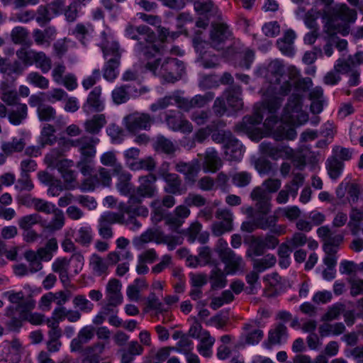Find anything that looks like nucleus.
<instances>
[{
	"label": "nucleus",
	"instance_id": "obj_1",
	"mask_svg": "<svg viewBox=\"0 0 363 363\" xmlns=\"http://www.w3.org/2000/svg\"><path fill=\"white\" fill-rule=\"evenodd\" d=\"M125 32L128 38L138 42L137 49L147 60H150L160 52L159 48L155 44L156 34L148 26L145 25L134 26L128 24Z\"/></svg>",
	"mask_w": 363,
	"mask_h": 363
},
{
	"label": "nucleus",
	"instance_id": "obj_2",
	"mask_svg": "<svg viewBox=\"0 0 363 363\" xmlns=\"http://www.w3.org/2000/svg\"><path fill=\"white\" fill-rule=\"evenodd\" d=\"M288 80H284L279 86H271L267 90V99L264 104L269 112H275L281 106L284 99L289 95L292 89L291 81L295 82L300 78V71L294 65L287 67Z\"/></svg>",
	"mask_w": 363,
	"mask_h": 363
},
{
	"label": "nucleus",
	"instance_id": "obj_3",
	"mask_svg": "<svg viewBox=\"0 0 363 363\" xmlns=\"http://www.w3.org/2000/svg\"><path fill=\"white\" fill-rule=\"evenodd\" d=\"M145 68L167 82L179 79L184 72L183 62L175 58H166L163 62L160 59L148 61Z\"/></svg>",
	"mask_w": 363,
	"mask_h": 363
},
{
	"label": "nucleus",
	"instance_id": "obj_4",
	"mask_svg": "<svg viewBox=\"0 0 363 363\" xmlns=\"http://www.w3.org/2000/svg\"><path fill=\"white\" fill-rule=\"evenodd\" d=\"M317 235L323 243L325 253L324 264L329 268H335L337 264L336 254L344 242V235L335 234L328 225H323L317 229Z\"/></svg>",
	"mask_w": 363,
	"mask_h": 363
},
{
	"label": "nucleus",
	"instance_id": "obj_5",
	"mask_svg": "<svg viewBox=\"0 0 363 363\" xmlns=\"http://www.w3.org/2000/svg\"><path fill=\"white\" fill-rule=\"evenodd\" d=\"M357 11L350 9L346 4H341L336 7L335 16L337 19L328 23L325 30L329 35L340 33L347 35L350 33V23H354L357 19Z\"/></svg>",
	"mask_w": 363,
	"mask_h": 363
},
{
	"label": "nucleus",
	"instance_id": "obj_6",
	"mask_svg": "<svg viewBox=\"0 0 363 363\" xmlns=\"http://www.w3.org/2000/svg\"><path fill=\"white\" fill-rule=\"evenodd\" d=\"M8 301L16 307L14 311L19 313L34 310L36 306V301L34 299L33 292L29 290L28 293L23 291L10 290L4 293Z\"/></svg>",
	"mask_w": 363,
	"mask_h": 363
},
{
	"label": "nucleus",
	"instance_id": "obj_7",
	"mask_svg": "<svg viewBox=\"0 0 363 363\" xmlns=\"http://www.w3.org/2000/svg\"><path fill=\"white\" fill-rule=\"evenodd\" d=\"M98 232L102 239L108 240L113 237L111 227L115 223H125V216L123 213L106 211L101 214L98 220Z\"/></svg>",
	"mask_w": 363,
	"mask_h": 363
},
{
	"label": "nucleus",
	"instance_id": "obj_8",
	"mask_svg": "<svg viewBox=\"0 0 363 363\" xmlns=\"http://www.w3.org/2000/svg\"><path fill=\"white\" fill-rule=\"evenodd\" d=\"M99 140L96 138L83 136L77 140H65L60 143L64 149L71 147H78L81 154L85 157H94L96 153V145Z\"/></svg>",
	"mask_w": 363,
	"mask_h": 363
},
{
	"label": "nucleus",
	"instance_id": "obj_9",
	"mask_svg": "<svg viewBox=\"0 0 363 363\" xmlns=\"http://www.w3.org/2000/svg\"><path fill=\"white\" fill-rule=\"evenodd\" d=\"M125 128L130 133H137L141 130H149L154 118L146 113L134 112L124 118Z\"/></svg>",
	"mask_w": 363,
	"mask_h": 363
},
{
	"label": "nucleus",
	"instance_id": "obj_10",
	"mask_svg": "<svg viewBox=\"0 0 363 363\" xmlns=\"http://www.w3.org/2000/svg\"><path fill=\"white\" fill-rule=\"evenodd\" d=\"M264 124L265 127L269 130L273 129L274 125L277 124L276 129L272 133L273 138L277 141L294 140L296 137V131L293 127L278 121L275 116L267 118Z\"/></svg>",
	"mask_w": 363,
	"mask_h": 363
},
{
	"label": "nucleus",
	"instance_id": "obj_11",
	"mask_svg": "<svg viewBox=\"0 0 363 363\" xmlns=\"http://www.w3.org/2000/svg\"><path fill=\"white\" fill-rule=\"evenodd\" d=\"M231 36V32L227 24L217 23L213 25V30L211 32L210 44L204 42L203 44L217 50L224 48L225 41Z\"/></svg>",
	"mask_w": 363,
	"mask_h": 363
},
{
	"label": "nucleus",
	"instance_id": "obj_12",
	"mask_svg": "<svg viewBox=\"0 0 363 363\" xmlns=\"http://www.w3.org/2000/svg\"><path fill=\"white\" fill-rule=\"evenodd\" d=\"M218 221L214 222L211 226L213 235L220 236L233 230V213L228 209H218L216 212Z\"/></svg>",
	"mask_w": 363,
	"mask_h": 363
},
{
	"label": "nucleus",
	"instance_id": "obj_13",
	"mask_svg": "<svg viewBox=\"0 0 363 363\" xmlns=\"http://www.w3.org/2000/svg\"><path fill=\"white\" fill-rule=\"evenodd\" d=\"M218 256L225 264V272L227 274H234L240 270L244 262L241 257L237 255L231 249L220 250Z\"/></svg>",
	"mask_w": 363,
	"mask_h": 363
},
{
	"label": "nucleus",
	"instance_id": "obj_14",
	"mask_svg": "<svg viewBox=\"0 0 363 363\" xmlns=\"http://www.w3.org/2000/svg\"><path fill=\"white\" fill-rule=\"evenodd\" d=\"M143 200L138 198L133 193L130 194L128 203H121L118 205L120 212L118 213H125L137 216L146 217L148 215V209L142 205Z\"/></svg>",
	"mask_w": 363,
	"mask_h": 363
},
{
	"label": "nucleus",
	"instance_id": "obj_15",
	"mask_svg": "<svg viewBox=\"0 0 363 363\" xmlns=\"http://www.w3.org/2000/svg\"><path fill=\"white\" fill-rule=\"evenodd\" d=\"M156 177L154 174H148L139 178L140 185L133 191V194L138 198H152L157 194L155 182Z\"/></svg>",
	"mask_w": 363,
	"mask_h": 363
},
{
	"label": "nucleus",
	"instance_id": "obj_16",
	"mask_svg": "<svg viewBox=\"0 0 363 363\" xmlns=\"http://www.w3.org/2000/svg\"><path fill=\"white\" fill-rule=\"evenodd\" d=\"M71 295L69 290L59 291L55 293L48 292L40 298L39 306L43 310H50L53 302L58 306H62L69 301Z\"/></svg>",
	"mask_w": 363,
	"mask_h": 363
},
{
	"label": "nucleus",
	"instance_id": "obj_17",
	"mask_svg": "<svg viewBox=\"0 0 363 363\" xmlns=\"http://www.w3.org/2000/svg\"><path fill=\"white\" fill-rule=\"evenodd\" d=\"M121 288L122 284L118 279H111L109 280L106 288L108 303L104 307V310H107L110 306L116 307L122 303L123 297Z\"/></svg>",
	"mask_w": 363,
	"mask_h": 363
},
{
	"label": "nucleus",
	"instance_id": "obj_18",
	"mask_svg": "<svg viewBox=\"0 0 363 363\" xmlns=\"http://www.w3.org/2000/svg\"><path fill=\"white\" fill-rule=\"evenodd\" d=\"M175 169L178 172L184 175L185 181L187 183L193 184L201 169L200 162L197 159L191 162L180 161L176 164Z\"/></svg>",
	"mask_w": 363,
	"mask_h": 363
},
{
	"label": "nucleus",
	"instance_id": "obj_19",
	"mask_svg": "<svg viewBox=\"0 0 363 363\" xmlns=\"http://www.w3.org/2000/svg\"><path fill=\"white\" fill-rule=\"evenodd\" d=\"M96 329L93 325H86L78 333L76 337L72 339L70 343L72 352H81L84 345L90 342L94 337Z\"/></svg>",
	"mask_w": 363,
	"mask_h": 363
},
{
	"label": "nucleus",
	"instance_id": "obj_20",
	"mask_svg": "<svg viewBox=\"0 0 363 363\" xmlns=\"http://www.w3.org/2000/svg\"><path fill=\"white\" fill-rule=\"evenodd\" d=\"M284 73V65L279 60L272 61L267 66V78L269 79L270 85L264 90V94L267 97V90L271 86H279L281 84V77Z\"/></svg>",
	"mask_w": 363,
	"mask_h": 363
},
{
	"label": "nucleus",
	"instance_id": "obj_21",
	"mask_svg": "<svg viewBox=\"0 0 363 363\" xmlns=\"http://www.w3.org/2000/svg\"><path fill=\"white\" fill-rule=\"evenodd\" d=\"M250 197L256 202L255 207L261 214L266 215L271 211V197L263 188H255L250 194Z\"/></svg>",
	"mask_w": 363,
	"mask_h": 363
},
{
	"label": "nucleus",
	"instance_id": "obj_22",
	"mask_svg": "<svg viewBox=\"0 0 363 363\" xmlns=\"http://www.w3.org/2000/svg\"><path fill=\"white\" fill-rule=\"evenodd\" d=\"M106 348V342H96L86 347L83 348L82 352L84 358L83 363H99L102 360L101 356Z\"/></svg>",
	"mask_w": 363,
	"mask_h": 363
},
{
	"label": "nucleus",
	"instance_id": "obj_23",
	"mask_svg": "<svg viewBox=\"0 0 363 363\" xmlns=\"http://www.w3.org/2000/svg\"><path fill=\"white\" fill-rule=\"evenodd\" d=\"M223 165V161L218 152L213 149H208L203 154L202 168L204 172H216Z\"/></svg>",
	"mask_w": 363,
	"mask_h": 363
},
{
	"label": "nucleus",
	"instance_id": "obj_24",
	"mask_svg": "<svg viewBox=\"0 0 363 363\" xmlns=\"http://www.w3.org/2000/svg\"><path fill=\"white\" fill-rule=\"evenodd\" d=\"M257 220L258 228L262 230H269L271 233L276 235H281L286 233V226L277 224L278 217L275 215L262 217Z\"/></svg>",
	"mask_w": 363,
	"mask_h": 363
},
{
	"label": "nucleus",
	"instance_id": "obj_25",
	"mask_svg": "<svg viewBox=\"0 0 363 363\" xmlns=\"http://www.w3.org/2000/svg\"><path fill=\"white\" fill-rule=\"evenodd\" d=\"M113 174L118 177L116 188L119 192L125 196L130 194L133 189V186L130 182L132 177L131 174L124 170L123 166H118L116 172Z\"/></svg>",
	"mask_w": 363,
	"mask_h": 363
},
{
	"label": "nucleus",
	"instance_id": "obj_26",
	"mask_svg": "<svg viewBox=\"0 0 363 363\" xmlns=\"http://www.w3.org/2000/svg\"><path fill=\"white\" fill-rule=\"evenodd\" d=\"M197 48L200 50L201 62L203 67L207 69L214 68L219 65V58L213 53V48L205 46L204 44H199Z\"/></svg>",
	"mask_w": 363,
	"mask_h": 363
},
{
	"label": "nucleus",
	"instance_id": "obj_27",
	"mask_svg": "<svg viewBox=\"0 0 363 363\" xmlns=\"http://www.w3.org/2000/svg\"><path fill=\"white\" fill-rule=\"evenodd\" d=\"M102 89L100 86H95L89 94L85 106L96 112H101L104 109V104L101 99Z\"/></svg>",
	"mask_w": 363,
	"mask_h": 363
},
{
	"label": "nucleus",
	"instance_id": "obj_28",
	"mask_svg": "<svg viewBox=\"0 0 363 363\" xmlns=\"http://www.w3.org/2000/svg\"><path fill=\"white\" fill-rule=\"evenodd\" d=\"M347 227L353 235H357L359 233L363 234V211L357 208H352L350 213Z\"/></svg>",
	"mask_w": 363,
	"mask_h": 363
},
{
	"label": "nucleus",
	"instance_id": "obj_29",
	"mask_svg": "<svg viewBox=\"0 0 363 363\" xmlns=\"http://www.w3.org/2000/svg\"><path fill=\"white\" fill-rule=\"evenodd\" d=\"M106 117L104 113L94 115L84 123L85 130L92 135L98 134L106 124Z\"/></svg>",
	"mask_w": 363,
	"mask_h": 363
},
{
	"label": "nucleus",
	"instance_id": "obj_30",
	"mask_svg": "<svg viewBox=\"0 0 363 363\" xmlns=\"http://www.w3.org/2000/svg\"><path fill=\"white\" fill-rule=\"evenodd\" d=\"M28 108L26 104L18 103L15 108L11 109L8 113V119L13 125H19L28 117Z\"/></svg>",
	"mask_w": 363,
	"mask_h": 363
},
{
	"label": "nucleus",
	"instance_id": "obj_31",
	"mask_svg": "<svg viewBox=\"0 0 363 363\" xmlns=\"http://www.w3.org/2000/svg\"><path fill=\"white\" fill-rule=\"evenodd\" d=\"M69 265L70 259L66 257H58L52 262V269L53 272L59 274L60 279L62 283L69 279Z\"/></svg>",
	"mask_w": 363,
	"mask_h": 363
},
{
	"label": "nucleus",
	"instance_id": "obj_32",
	"mask_svg": "<svg viewBox=\"0 0 363 363\" xmlns=\"http://www.w3.org/2000/svg\"><path fill=\"white\" fill-rule=\"evenodd\" d=\"M199 344L197 346L198 352L204 357H210L212 354V347L215 342L208 331L204 330L199 338Z\"/></svg>",
	"mask_w": 363,
	"mask_h": 363
},
{
	"label": "nucleus",
	"instance_id": "obj_33",
	"mask_svg": "<svg viewBox=\"0 0 363 363\" xmlns=\"http://www.w3.org/2000/svg\"><path fill=\"white\" fill-rule=\"evenodd\" d=\"M288 336V330L286 325L282 323L277 324L273 329L270 330L267 339V347L280 344L283 339Z\"/></svg>",
	"mask_w": 363,
	"mask_h": 363
},
{
	"label": "nucleus",
	"instance_id": "obj_34",
	"mask_svg": "<svg viewBox=\"0 0 363 363\" xmlns=\"http://www.w3.org/2000/svg\"><path fill=\"white\" fill-rule=\"evenodd\" d=\"M296 38L295 33L289 30H286L283 37L279 38L277 42V46L281 52L286 55H292L294 52L293 44Z\"/></svg>",
	"mask_w": 363,
	"mask_h": 363
},
{
	"label": "nucleus",
	"instance_id": "obj_35",
	"mask_svg": "<svg viewBox=\"0 0 363 363\" xmlns=\"http://www.w3.org/2000/svg\"><path fill=\"white\" fill-rule=\"evenodd\" d=\"M225 154L230 160H240L242 157V149L239 141L233 137L228 140L225 145Z\"/></svg>",
	"mask_w": 363,
	"mask_h": 363
},
{
	"label": "nucleus",
	"instance_id": "obj_36",
	"mask_svg": "<svg viewBox=\"0 0 363 363\" xmlns=\"http://www.w3.org/2000/svg\"><path fill=\"white\" fill-rule=\"evenodd\" d=\"M0 99L8 106L16 104L18 100V93L15 89L6 82L0 84Z\"/></svg>",
	"mask_w": 363,
	"mask_h": 363
},
{
	"label": "nucleus",
	"instance_id": "obj_37",
	"mask_svg": "<svg viewBox=\"0 0 363 363\" xmlns=\"http://www.w3.org/2000/svg\"><path fill=\"white\" fill-rule=\"evenodd\" d=\"M89 265L93 273L96 276L106 275L108 271V264L97 254H93L90 257Z\"/></svg>",
	"mask_w": 363,
	"mask_h": 363
},
{
	"label": "nucleus",
	"instance_id": "obj_38",
	"mask_svg": "<svg viewBox=\"0 0 363 363\" xmlns=\"http://www.w3.org/2000/svg\"><path fill=\"white\" fill-rule=\"evenodd\" d=\"M25 147L26 140L24 138H13L11 141L2 143L1 149L4 154L11 155L15 152H22Z\"/></svg>",
	"mask_w": 363,
	"mask_h": 363
},
{
	"label": "nucleus",
	"instance_id": "obj_39",
	"mask_svg": "<svg viewBox=\"0 0 363 363\" xmlns=\"http://www.w3.org/2000/svg\"><path fill=\"white\" fill-rule=\"evenodd\" d=\"M243 329L246 332L245 343L248 345L257 344L263 337V331L259 328H255L252 323H246Z\"/></svg>",
	"mask_w": 363,
	"mask_h": 363
},
{
	"label": "nucleus",
	"instance_id": "obj_40",
	"mask_svg": "<svg viewBox=\"0 0 363 363\" xmlns=\"http://www.w3.org/2000/svg\"><path fill=\"white\" fill-rule=\"evenodd\" d=\"M318 330L321 337L340 335L345 331V326L342 323H323L319 326Z\"/></svg>",
	"mask_w": 363,
	"mask_h": 363
},
{
	"label": "nucleus",
	"instance_id": "obj_41",
	"mask_svg": "<svg viewBox=\"0 0 363 363\" xmlns=\"http://www.w3.org/2000/svg\"><path fill=\"white\" fill-rule=\"evenodd\" d=\"M55 133V129L53 125L45 124L43 126L40 136V144L42 147L46 145H52L56 142L57 137Z\"/></svg>",
	"mask_w": 363,
	"mask_h": 363
},
{
	"label": "nucleus",
	"instance_id": "obj_42",
	"mask_svg": "<svg viewBox=\"0 0 363 363\" xmlns=\"http://www.w3.org/2000/svg\"><path fill=\"white\" fill-rule=\"evenodd\" d=\"M242 89L240 86H235L228 91L227 101L230 106L235 110H240L242 108L243 103L240 97Z\"/></svg>",
	"mask_w": 363,
	"mask_h": 363
},
{
	"label": "nucleus",
	"instance_id": "obj_43",
	"mask_svg": "<svg viewBox=\"0 0 363 363\" xmlns=\"http://www.w3.org/2000/svg\"><path fill=\"white\" fill-rule=\"evenodd\" d=\"M72 166L73 162L69 160H63L59 164V168L57 169L60 172L65 183L72 184L76 179L74 171L70 169Z\"/></svg>",
	"mask_w": 363,
	"mask_h": 363
},
{
	"label": "nucleus",
	"instance_id": "obj_44",
	"mask_svg": "<svg viewBox=\"0 0 363 363\" xmlns=\"http://www.w3.org/2000/svg\"><path fill=\"white\" fill-rule=\"evenodd\" d=\"M167 186L165 191L172 194H181L182 180L176 174H167L164 177Z\"/></svg>",
	"mask_w": 363,
	"mask_h": 363
},
{
	"label": "nucleus",
	"instance_id": "obj_45",
	"mask_svg": "<svg viewBox=\"0 0 363 363\" xmlns=\"http://www.w3.org/2000/svg\"><path fill=\"white\" fill-rule=\"evenodd\" d=\"M209 279L211 287L214 289H222L225 287L227 284L225 273L217 267L212 269Z\"/></svg>",
	"mask_w": 363,
	"mask_h": 363
},
{
	"label": "nucleus",
	"instance_id": "obj_46",
	"mask_svg": "<svg viewBox=\"0 0 363 363\" xmlns=\"http://www.w3.org/2000/svg\"><path fill=\"white\" fill-rule=\"evenodd\" d=\"M5 315L10 318L6 323V327L11 331H18L23 325V319L19 315V317L15 316V311L13 306H9L5 311Z\"/></svg>",
	"mask_w": 363,
	"mask_h": 363
},
{
	"label": "nucleus",
	"instance_id": "obj_47",
	"mask_svg": "<svg viewBox=\"0 0 363 363\" xmlns=\"http://www.w3.org/2000/svg\"><path fill=\"white\" fill-rule=\"evenodd\" d=\"M276 257L272 254H267L262 258L255 259L253 263V268L257 272H263L275 265Z\"/></svg>",
	"mask_w": 363,
	"mask_h": 363
},
{
	"label": "nucleus",
	"instance_id": "obj_48",
	"mask_svg": "<svg viewBox=\"0 0 363 363\" xmlns=\"http://www.w3.org/2000/svg\"><path fill=\"white\" fill-rule=\"evenodd\" d=\"M41 216L38 213H32L23 216L18 220V225L22 230L32 229V228L40 223Z\"/></svg>",
	"mask_w": 363,
	"mask_h": 363
},
{
	"label": "nucleus",
	"instance_id": "obj_49",
	"mask_svg": "<svg viewBox=\"0 0 363 363\" xmlns=\"http://www.w3.org/2000/svg\"><path fill=\"white\" fill-rule=\"evenodd\" d=\"M343 167L344 164L342 162L337 159L335 157H331L327 161L328 174L333 179H336L340 177Z\"/></svg>",
	"mask_w": 363,
	"mask_h": 363
},
{
	"label": "nucleus",
	"instance_id": "obj_50",
	"mask_svg": "<svg viewBox=\"0 0 363 363\" xmlns=\"http://www.w3.org/2000/svg\"><path fill=\"white\" fill-rule=\"evenodd\" d=\"M27 81L30 84L40 89H47L49 88V79L37 72H31L29 73L27 76Z\"/></svg>",
	"mask_w": 363,
	"mask_h": 363
},
{
	"label": "nucleus",
	"instance_id": "obj_51",
	"mask_svg": "<svg viewBox=\"0 0 363 363\" xmlns=\"http://www.w3.org/2000/svg\"><path fill=\"white\" fill-rule=\"evenodd\" d=\"M63 151L58 148L52 149L45 157L44 162L48 167L59 168V164L64 160L60 159Z\"/></svg>",
	"mask_w": 363,
	"mask_h": 363
},
{
	"label": "nucleus",
	"instance_id": "obj_52",
	"mask_svg": "<svg viewBox=\"0 0 363 363\" xmlns=\"http://www.w3.org/2000/svg\"><path fill=\"white\" fill-rule=\"evenodd\" d=\"M93 240L92 230L90 226H82L77 232L75 241L83 246H89Z\"/></svg>",
	"mask_w": 363,
	"mask_h": 363
},
{
	"label": "nucleus",
	"instance_id": "obj_53",
	"mask_svg": "<svg viewBox=\"0 0 363 363\" xmlns=\"http://www.w3.org/2000/svg\"><path fill=\"white\" fill-rule=\"evenodd\" d=\"M34 63H35L36 66L40 68L43 73L48 72L52 67L51 59L42 51H36L34 57Z\"/></svg>",
	"mask_w": 363,
	"mask_h": 363
},
{
	"label": "nucleus",
	"instance_id": "obj_54",
	"mask_svg": "<svg viewBox=\"0 0 363 363\" xmlns=\"http://www.w3.org/2000/svg\"><path fill=\"white\" fill-rule=\"evenodd\" d=\"M35 52L36 51L35 50L21 48L16 51L18 61H19L24 67L30 66L34 63Z\"/></svg>",
	"mask_w": 363,
	"mask_h": 363
},
{
	"label": "nucleus",
	"instance_id": "obj_55",
	"mask_svg": "<svg viewBox=\"0 0 363 363\" xmlns=\"http://www.w3.org/2000/svg\"><path fill=\"white\" fill-rule=\"evenodd\" d=\"M120 60H108L104 69V77L108 81L114 80L118 75Z\"/></svg>",
	"mask_w": 363,
	"mask_h": 363
},
{
	"label": "nucleus",
	"instance_id": "obj_56",
	"mask_svg": "<svg viewBox=\"0 0 363 363\" xmlns=\"http://www.w3.org/2000/svg\"><path fill=\"white\" fill-rule=\"evenodd\" d=\"M29 33L28 30L21 26H16L12 29L11 38L15 44H25L28 40Z\"/></svg>",
	"mask_w": 363,
	"mask_h": 363
},
{
	"label": "nucleus",
	"instance_id": "obj_57",
	"mask_svg": "<svg viewBox=\"0 0 363 363\" xmlns=\"http://www.w3.org/2000/svg\"><path fill=\"white\" fill-rule=\"evenodd\" d=\"M100 162L104 166L112 167L113 173L116 172L118 166H122L118 162L116 155L113 151H108L103 153L100 157Z\"/></svg>",
	"mask_w": 363,
	"mask_h": 363
},
{
	"label": "nucleus",
	"instance_id": "obj_58",
	"mask_svg": "<svg viewBox=\"0 0 363 363\" xmlns=\"http://www.w3.org/2000/svg\"><path fill=\"white\" fill-rule=\"evenodd\" d=\"M38 116L40 121H50L55 120L56 111L50 105L44 104L37 109Z\"/></svg>",
	"mask_w": 363,
	"mask_h": 363
},
{
	"label": "nucleus",
	"instance_id": "obj_59",
	"mask_svg": "<svg viewBox=\"0 0 363 363\" xmlns=\"http://www.w3.org/2000/svg\"><path fill=\"white\" fill-rule=\"evenodd\" d=\"M41 95H44L48 101L55 103L57 101H62L67 98V92L61 88H55L51 91L45 93L40 92Z\"/></svg>",
	"mask_w": 363,
	"mask_h": 363
},
{
	"label": "nucleus",
	"instance_id": "obj_60",
	"mask_svg": "<svg viewBox=\"0 0 363 363\" xmlns=\"http://www.w3.org/2000/svg\"><path fill=\"white\" fill-rule=\"evenodd\" d=\"M52 212L54 213V217L46 228L52 231L60 230L65 225L64 214L59 209H53Z\"/></svg>",
	"mask_w": 363,
	"mask_h": 363
},
{
	"label": "nucleus",
	"instance_id": "obj_61",
	"mask_svg": "<svg viewBox=\"0 0 363 363\" xmlns=\"http://www.w3.org/2000/svg\"><path fill=\"white\" fill-rule=\"evenodd\" d=\"M15 189L19 191H30L34 189V184L29 174L21 173V177L17 180Z\"/></svg>",
	"mask_w": 363,
	"mask_h": 363
},
{
	"label": "nucleus",
	"instance_id": "obj_62",
	"mask_svg": "<svg viewBox=\"0 0 363 363\" xmlns=\"http://www.w3.org/2000/svg\"><path fill=\"white\" fill-rule=\"evenodd\" d=\"M128 86L126 85L121 86L114 89L111 96L113 101L116 104H121L126 102L129 99L128 91Z\"/></svg>",
	"mask_w": 363,
	"mask_h": 363
},
{
	"label": "nucleus",
	"instance_id": "obj_63",
	"mask_svg": "<svg viewBox=\"0 0 363 363\" xmlns=\"http://www.w3.org/2000/svg\"><path fill=\"white\" fill-rule=\"evenodd\" d=\"M33 310H29L21 313L20 315L23 320L29 322L33 325H39L45 322V315L40 313L32 312Z\"/></svg>",
	"mask_w": 363,
	"mask_h": 363
},
{
	"label": "nucleus",
	"instance_id": "obj_64",
	"mask_svg": "<svg viewBox=\"0 0 363 363\" xmlns=\"http://www.w3.org/2000/svg\"><path fill=\"white\" fill-rule=\"evenodd\" d=\"M162 303L155 293H150L146 299V307L145 311L155 310L158 313L164 311Z\"/></svg>",
	"mask_w": 363,
	"mask_h": 363
}]
</instances>
